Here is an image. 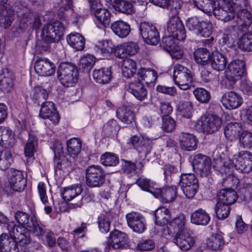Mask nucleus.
I'll use <instances>...</instances> for the list:
<instances>
[{
    "label": "nucleus",
    "mask_w": 252,
    "mask_h": 252,
    "mask_svg": "<svg viewBox=\"0 0 252 252\" xmlns=\"http://www.w3.org/2000/svg\"><path fill=\"white\" fill-rule=\"evenodd\" d=\"M238 7L232 0H216L214 1L213 14L217 19L228 22L235 17Z\"/></svg>",
    "instance_id": "4"
},
{
    "label": "nucleus",
    "mask_w": 252,
    "mask_h": 252,
    "mask_svg": "<svg viewBox=\"0 0 252 252\" xmlns=\"http://www.w3.org/2000/svg\"><path fill=\"white\" fill-rule=\"evenodd\" d=\"M139 50V47L136 42H129L125 43L123 47L119 48V52H122L123 55H120L119 58H123L126 55H133L137 53Z\"/></svg>",
    "instance_id": "53"
},
{
    "label": "nucleus",
    "mask_w": 252,
    "mask_h": 252,
    "mask_svg": "<svg viewBox=\"0 0 252 252\" xmlns=\"http://www.w3.org/2000/svg\"><path fill=\"white\" fill-rule=\"evenodd\" d=\"M117 11L126 14H132L134 12L133 5L126 0H106Z\"/></svg>",
    "instance_id": "34"
},
{
    "label": "nucleus",
    "mask_w": 252,
    "mask_h": 252,
    "mask_svg": "<svg viewBox=\"0 0 252 252\" xmlns=\"http://www.w3.org/2000/svg\"><path fill=\"white\" fill-rule=\"evenodd\" d=\"M55 171L62 170L64 173H69L74 169V161L69 159L66 156L54 160Z\"/></svg>",
    "instance_id": "38"
},
{
    "label": "nucleus",
    "mask_w": 252,
    "mask_h": 252,
    "mask_svg": "<svg viewBox=\"0 0 252 252\" xmlns=\"http://www.w3.org/2000/svg\"><path fill=\"white\" fill-rule=\"evenodd\" d=\"M239 147L243 149L252 148V132L247 130H242L239 133Z\"/></svg>",
    "instance_id": "46"
},
{
    "label": "nucleus",
    "mask_w": 252,
    "mask_h": 252,
    "mask_svg": "<svg viewBox=\"0 0 252 252\" xmlns=\"http://www.w3.org/2000/svg\"><path fill=\"white\" fill-rule=\"evenodd\" d=\"M176 40L175 38L168 34L162 38L161 46L168 52L171 50H174L175 47L178 46L176 44Z\"/></svg>",
    "instance_id": "63"
},
{
    "label": "nucleus",
    "mask_w": 252,
    "mask_h": 252,
    "mask_svg": "<svg viewBox=\"0 0 252 252\" xmlns=\"http://www.w3.org/2000/svg\"><path fill=\"white\" fill-rule=\"evenodd\" d=\"M96 55L99 59L108 58L113 52L114 46L111 40L98 41L94 47Z\"/></svg>",
    "instance_id": "26"
},
{
    "label": "nucleus",
    "mask_w": 252,
    "mask_h": 252,
    "mask_svg": "<svg viewBox=\"0 0 252 252\" xmlns=\"http://www.w3.org/2000/svg\"><path fill=\"white\" fill-rule=\"evenodd\" d=\"M127 91L140 101L144 100L147 96L148 92L143 83L137 80L129 84Z\"/></svg>",
    "instance_id": "30"
},
{
    "label": "nucleus",
    "mask_w": 252,
    "mask_h": 252,
    "mask_svg": "<svg viewBox=\"0 0 252 252\" xmlns=\"http://www.w3.org/2000/svg\"><path fill=\"white\" fill-rule=\"evenodd\" d=\"M12 162V154L9 150L7 149L0 150V169L1 170H5L8 168Z\"/></svg>",
    "instance_id": "54"
},
{
    "label": "nucleus",
    "mask_w": 252,
    "mask_h": 252,
    "mask_svg": "<svg viewBox=\"0 0 252 252\" xmlns=\"http://www.w3.org/2000/svg\"><path fill=\"white\" fill-rule=\"evenodd\" d=\"M235 167L241 172L249 173L252 171V153L241 151L234 155Z\"/></svg>",
    "instance_id": "14"
},
{
    "label": "nucleus",
    "mask_w": 252,
    "mask_h": 252,
    "mask_svg": "<svg viewBox=\"0 0 252 252\" xmlns=\"http://www.w3.org/2000/svg\"><path fill=\"white\" fill-rule=\"evenodd\" d=\"M120 128L117 121L112 119L103 125L102 133L106 137L114 136L117 134Z\"/></svg>",
    "instance_id": "49"
},
{
    "label": "nucleus",
    "mask_w": 252,
    "mask_h": 252,
    "mask_svg": "<svg viewBox=\"0 0 252 252\" xmlns=\"http://www.w3.org/2000/svg\"><path fill=\"white\" fill-rule=\"evenodd\" d=\"M14 234L3 233L0 235V252H19L20 246L25 247L30 244L22 245Z\"/></svg>",
    "instance_id": "10"
},
{
    "label": "nucleus",
    "mask_w": 252,
    "mask_h": 252,
    "mask_svg": "<svg viewBox=\"0 0 252 252\" xmlns=\"http://www.w3.org/2000/svg\"><path fill=\"white\" fill-rule=\"evenodd\" d=\"M81 184H77L71 186L61 189V195L63 200L69 201L79 195L83 191Z\"/></svg>",
    "instance_id": "33"
},
{
    "label": "nucleus",
    "mask_w": 252,
    "mask_h": 252,
    "mask_svg": "<svg viewBox=\"0 0 252 252\" xmlns=\"http://www.w3.org/2000/svg\"><path fill=\"white\" fill-rule=\"evenodd\" d=\"M98 228L102 233H107L110 230V220L107 214H101L98 218Z\"/></svg>",
    "instance_id": "61"
},
{
    "label": "nucleus",
    "mask_w": 252,
    "mask_h": 252,
    "mask_svg": "<svg viewBox=\"0 0 252 252\" xmlns=\"http://www.w3.org/2000/svg\"><path fill=\"white\" fill-rule=\"evenodd\" d=\"M218 202L230 206L238 199L237 192L232 188H224L218 193Z\"/></svg>",
    "instance_id": "27"
},
{
    "label": "nucleus",
    "mask_w": 252,
    "mask_h": 252,
    "mask_svg": "<svg viewBox=\"0 0 252 252\" xmlns=\"http://www.w3.org/2000/svg\"><path fill=\"white\" fill-rule=\"evenodd\" d=\"M179 186L185 195L188 198H192L199 189V182L194 174L182 173L179 176Z\"/></svg>",
    "instance_id": "7"
},
{
    "label": "nucleus",
    "mask_w": 252,
    "mask_h": 252,
    "mask_svg": "<svg viewBox=\"0 0 252 252\" xmlns=\"http://www.w3.org/2000/svg\"><path fill=\"white\" fill-rule=\"evenodd\" d=\"M158 191L155 194L157 198L160 197L163 203H169L174 201L177 195L176 187L175 186L165 187L162 189L158 188Z\"/></svg>",
    "instance_id": "29"
},
{
    "label": "nucleus",
    "mask_w": 252,
    "mask_h": 252,
    "mask_svg": "<svg viewBox=\"0 0 252 252\" xmlns=\"http://www.w3.org/2000/svg\"><path fill=\"white\" fill-rule=\"evenodd\" d=\"M179 140L181 148L185 151H192L197 148V140L193 134L182 132Z\"/></svg>",
    "instance_id": "25"
},
{
    "label": "nucleus",
    "mask_w": 252,
    "mask_h": 252,
    "mask_svg": "<svg viewBox=\"0 0 252 252\" xmlns=\"http://www.w3.org/2000/svg\"><path fill=\"white\" fill-rule=\"evenodd\" d=\"M162 121L161 127L164 131L170 132L174 130L176 127V122L172 118L168 116H163Z\"/></svg>",
    "instance_id": "64"
},
{
    "label": "nucleus",
    "mask_w": 252,
    "mask_h": 252,
    "mask_svg": "<svg viewBox=\"0 0 252 252\" xmlns=\"http://www.w3.org/2000/svg\"><path fill=\"white\" fill-rule=\"evenodd\" d=\"M239 47L243 51H252V32L243 33L238 41Z\"/></svg>",
    "instance_id": "51"
},
{
    "label": "nucleus",
    "mask_w": 252,
    "mask_h": 252,
    "mask_svg": "<svg viewBox=\"0 0 252 252\" xmlns=\"http://www.w3.org/2000/svg\"><path fill=\"white\" fill-rule=\"evenodd\" d=\"M8 177L10 188L13 190L22 191L25 189L27 185V180L21 171L11 169Z\"/></svg>",
    "instance_id": "17"
},
{
    "label": "nucleus",
    "mask_w": 252,
    "mask_h": 252,
    "mask_svg": "<svg viewBox=\"0 0 252 252\" xmlns=\"http://www.w3.org/2000/svg\"><path fill=\"white\" fill-rule=\"evenodd\" d=\"M127 234L118 230L115 229L110 233L107 240V246L109 248L118 249L121 248L126 241Z\"/></svg>",
    "instance_id": "24"
},
{
    "label": "nucleus",
    "mask_w": 252,
    "mask_h": 252,
    "mask_svg": "<svg viewBox=\"0 0 252 252\" xmlns=\"http://www.w3.org/2000/svg\"><path fill=\"white\" fill-rule=\"evenodd\" d=\"M15 144L14 133L8 127L0 126V145L8 150Z\"/></svg>",
    "instance_id": "23"
},
{
    "label": "nucleus",
    "mask_w": 252,
    "mask_h": 252,
    "mask_svg": "<svg viewBox=\"0 0 252 252\" xmlns=\"http://www.w3.org/2000/svg\"><path fill=\"white\" fill-rule=\"evenodd\" d=\"M118 118L123 123L129 125L135 122V113L132 107L124 105L118 108L116 111Z\"/></svg>",
    "instance_id": "31"
},
{
    "label": "nucleus",
    "mask_w": 252,
    "mask_h": 252,
    "mask_svg": "<svg viewBox=\"0 0 252 252\" xmlns=\"http://www.w3.org/2000/svg\"><path fill=\"white\" fill-rule=\"evenodd\" d=\"M92 13L104 27L109 26L111 22V14L106 9L102 8L99 0H88Z\"/></svg>",
    "instance_id": "13"
},
{
    "label": "nucleus",
    "mask_w": 252,
    "mask_h": 252,
    "mask_svg": "<svg viewBox=\"0 0 252 252\" xmlns=\"http://www.w3.org/2000/svg\"><path fill=\"white\" fill-rule=\"evenodd\" d=\"M192 235L193 232L190 229L182 230L176 232L173 242L181 250L187 251L195 243Z\"/></svg>",
    "instance_id": "15"
},
{
    "label": "nucleus",
    "mask_w": 252,
    "mask_h": 252,
    "mask_svg": "<svg viewBox=\"0 0 252 252\" xmlns=\"http://www.w3.org/2000/svg\"><path fill=\"white\" fill-rule=\"evenodd\" d=\"M15 76L7 68H3L0 74V90L3 93H9L14 87Z\"/></svg>",
    "instance_id": "22"
},
{
    "label": "nucleus",
    "mask_w": 252,
    "mask_h": 252,
    "mask_svg": "<svg viewBox=\"0 0 252 252\" xmlns=\"http://www.w3.org/2000/svg\"><path fill=\"white\" fill-rule=\"evenodd\" d=\"M39 116L43 119H48L53 124H58L60 121V116L55 108V104L51 101L42 102Z\"/></svg>",
    "instance_id": "19"
},
{
    "label": "nucleus",
    "mask_w": 252,
    "mask_h": 252,
    "mask_svg": "<svg viewBox=\"0 0 252 252\" xmlns=\"http://www.w3.org/2000/svg\"><path fill=\"white\" fill-rule=\"evenodd\" d=\"M197 34L204 37H209L213 32V27L209 20H202Z\"/></svg>",
    "instance_id": "57"
},
{
    "label": "nucleus",
    "mask_w": 252,
    "mask_h": 252,
    "mask_svg": "<svg viewBox=\"0 0 252 252\" xmlns=\"http://www.w3.org/2000/svg\"><path fill=\"white\" fill-rule=\"evenodd\" d=\"M242 130L241 125L238 123H229L224 128V134L227 140L232 141L239 138Z\"/></svg>",
    "instance_id": "35"
},
{
    "label": "nucleus",
    "mask_w": 252,
    "mask_h": 252,
    "mask_svg": "<svg viewBox=\"0 0 252 252\" xmlns=\"http://www.w3.org/2000/svg\"><path fill=\"white\" fill-rule=\"evenodd\" d=\"M136 76L138 81L144 82L146 84L154 83L157 78V73L150 68H141L137 73Z\"/></svg>",
    "instance_id": "37"
},
{
    "label": "nucleus",
    "mask_w": 252,
    "mask_h": 252,
    "mask_svg": "<svg viewBox=\"0 0 252 252\" xmlns=\"http://www.w3.org/2000/svg\"><path fill=\"white\" fill-rule=\"evenodd\" d=\"M226 63V59L221 53L216 52L212 54L209 64L213 69L218 71H222L225 68Z\"/></svg>",
    "instance_id": "39"
},
{
    "label": "nucleus",
    "mask_w": 252,
    "mask_h": 252,
    "mask_svg": "<svg viewBox=\"0 0 252 252\" xmlns=\"http://www.w3.org/2000/svg\"><path fill=\"white\" fill-rule=\"evenodd\" d=\"M95 63V59L93 55L88 54L80 60V65L84 71L89 72Z\"/></svg>",
    "instance_id": "62"
},
{
    "label": "nucleus",
    "mask_w": 252,
    "mask_h": 252,
    "mask_svg": "<svg viewBox=\"0 0 252 252\" xmlns=\"http://www.w3.org/2000/svg\"><path fill=\"white\" fill-rule=\"evenodd\" d=\"M186 221L185 215L184 214H180L170 222V225L177 232L182 230L189 229L185 227Z\"/></svg>",
    "instance_id": "55"
},
{
    "label": "nucleus",
    "mask_w": 252,
    "mask_h": 252,
    "mask_svg": "<svg viewBox=\"0 0 252 252\" xmlns=\"http://www.w3.org/2000/svg\"><path fill=\"white\" fill-rule=\"evenodd\" d=\"M14 217L19 225L10 222L8 223L7 228L10 234L17 235L16 237L22 245L31 243L30 232L38 237L46 233L45 226L37 220L34 209H31L30 214L18 211L15 213Z\"/></svg>",
    "instance_id": "1"
},
{
    "label": "nucleus",
    "mask_w": 252,
    "mask_h": 252,
    "mask_svg": "<svg viewBox=\"0 0 252 252\" xmlns=\"http://www.w3.org/2000/svg\"><path fill=\"white\" fill-rule=\"evenodd\" d=\"M230 206L219 202L215 206V213L217 218L219 220H223L229 215Z\"/></svg>",
    "instance_id": "60"
},
{
    "label": "nucleus",
    "mask_w": 252,
    "mask_h": 252,
    "mask_svg": "<svg viewBox=\"0 0 252 252\" xmlns=\"http://www.w3.org/2000/svg\"><path fill=\"white\" fill-rule=\"evenodd\" d=\"M191 159L194 170L200 176H207L209 174L211 169L210 157L199 153L194 155Z\"/></svg>",
    "instance_id": "12"
},
{
    "label": "nucleus",
    "mask_w": 252,
    "mask_h": 252,
    "mask_svg": "<svg viewBox=\"0 0 252 252\" xmlns=\"http://www.w3.org/2000/svg\"><path fill=\"white\" fill-rule=\"evenodd\" d=\"M164 180L167 183L171 182L178 174V168L171 164H167L164 165L162 168Z\"/></svg>",
    "instance_id": "56"
},
{
    "label": "nucleus",
    "mask_w": 252,
    "mask_h": 252,
    "mask_svg": "<svg viewBox=\"0 0 252 252\" xmlns=\"http://www.w3.org/2000/svg\"><path fill=\"white\" fill-rule=\"evenodd\" d=\"M222 125V120L219 117L208 115L202 122V128L208 133H212L218 131Z\"/></svg>",
    "instance_id": "28"
},
{
    "label": "nucleus",
    "mask_w": 252,
    "mask_h": 252,
    "mask_svg": "<svg viewBox=\"0 0 252 252\" xmlns=\"http://www.w3.org/2000/svg\"><path fill=\"white\" fill-rule=\"evenodd\" d=\"M245 7L239 6L235 13L237 24L243 32L249 31L252 25V15Z\"/></svg>",
    "instance_id": "20"
},
{
    "label": "nucleus",
    "mask_w": 252,
    "mask_h": 252,
    "mask_svg": "<svg viewBox=\"0 0 252 252\" xmlns=\"http://www.w3.org/2000/svg\"><path fill=\"white\" fill-rule=\"evenodd\" d=\"M245 72V63L244 61L236 60L228 63L225 70V81L228 83L227 87L232 88Z\"/></svg>",
    "instance_id": "6"
},
{
    "label": "nucleus",
    "mask_w": 252,
    "mask_h": 252,
    "mask_svg": "<svg viewBox=\"0 0 252 252\" xmlns=\"http://www.w3.org/2000/svg\"><path fill=\"white\" fill-rule=\"evenodd\" d=\"M113 32L121 38H125L129 34L131 29L130 25L122 20L114 22L111 25Z\"/></svg>",
    "instance_id": "36"
},
{
    "label": "nucleus",
    "mask_w": 252,
    "mask_h": 252,
    "mask_svg": "<svg viewBox=\"0 0 252 252\" xmlns=\"http://www.w3.org/2000/svg\"><path fill=\"white\" fill-rule=\"evenodd\" d=\"M122 74L124 77L127 78H135L136 76V63L130 59L124 60L122 66Z\"/></svg>",
    "instance_id": "43"
},
{
    "label": "nucleus",
    "mask_w": 252,
    "mask_h": 252,
    "mask_svg": "<svg viewBox=\"0 0 252 252\" xmlns=\"http://www.w3.org/2000/svg\"><path fill=\"white\" fill-rule=\"evenodd\" d=\"M135 183L143 190L150 192L154 196L158 191L157 188L154 187V184L150 179L146 178H139L136 180Z\"/></svg>",
    "instance_id": "48"
},
{
    "label": "nucleus",
    "mask_w": 252,
    "mask_h": 252,
    "mask_svg": "<svg viewBox=\"0 0 252 252\" xmlns=\"http://www.w3.org/2000/svg\"><path fill=\"white\" fill-rule=\"evenodd\" d=\"M58 78L61 83L65 87H71L78 81L79 70L77 66L72 63H61L57 70Z\"/></svg>",
    "instance_id": "3"
},
{
    "label": "nucleus",
    "mask_w": 252,
    "mask_h": 252,
    "mask_svg": "<svg viewBox=\"0 0 252 252\" xmlns=\"http://www.w3.org/2000/svg\"><path fill=\"white\" fill-rule=\"evenodd\" d=\"M192 109L193 106L191 102L181 100L178 104L177 110L184 118L188 119L191 118Z\"/></svg>",
    "instance_id": "52"
},
{
    "label": "nucleus",
    "mask_w": 252,
    "mask_h": 252,
    "mask_svg": "<svg viewBox=\"0 0 252 252\" xmlns=\"http://www.w3.org/2000/svg\"><path fill=\"white\" fill-rule=\"evenodd\" d=\"M214 0H193L194 6L203 12L211 15L213 12Z\"/></svg>",
    "instance_id": "50"
},
{
    "label": "nucleus",
    "mask_w": 252,
    "mask_h": 252,
    "mask_svg": "<svg viewBox=\"0 0 252 252\" xmlns=\"http://www.w3.org/2000/svg\"><path fill=\"white\" fill-rule=\"evenodd\" d=\"M119 161L118 157L108 152L102 155L100 158V162L105 166H116L119 163Z\"/></svg>",
    "instance_id": "59"
},
{
    "label": "nucleus",
    "mask_w": 252,
    "mask_h": 252,
    "mask_svg": "<svg viewBox=\"0 0 252 252\" xmlns=\"http://www.w3.org/2000/svg\"><path fill=\"white\" fill-rule=\"evenodd\" d=\"M190 218L191 223L202 226L208 224L211 219L209 214L205 210L202 208H199L192 212Z\"/></svg>",
    "instance_id": "32"
},
{
    "label": "nucleus",
    "mask_w": 252,
    "mask_h": 252,
    "mask_svg": "<svg viewBox=\"0 0 252 252\" xmlns=\"http://www.w3.org/2000/svg\"><path fill=\"white\" fill-rule=\"evenodd\" d=\"M68 44L76 50H82L85 46L84 37L78 33H71L66 37Z\"/></svg>",
    "instance_id": "45"
},
{
    "label": "nucleus",
    "mask_w": 252,
    "mask_h": 252,
    "mask_svg": "<svg viewBox=\"0 0 252 252\" xmlns=\"http://www.w3.org/2000/svg\"><path fill=\"white\" fill-rule=\"evenodd\" d=\"M155 223L156 225L164 226L170 220V211L165 207L158 208L155 212Z\"/></svg>",
    "instance_id": "41"
},
{
    "label": "nucleus",
    "mask_w": 252,
    "mask_h": 252,
    "mask_svg": "<svg viewBox=\"0 0 252 252\" xmlns=\"http://www.w3.org/2000/svg\"><path fill=\"white\" fill-rule=\"evenodd\" d=\"M66 146L68 155L74 158L81 151L82 142L79 138H72L67 141Z\"/></svg>",
    "instance_id": "44"
},
{
    "label": "nucleus",
    "mask_w": 252,
    "mask_h": 252,
    "mask_svg": "<svg viewBox=\"0 0 252 252\" xmlns=\"http://www.w3.org/2000/svg\"><path fill=\"white\" fill-rule=\"evenodd\" d=\"M212 54L209 51L205 48H199L193 53V57L196 63L206 65L209 64Z\"/></svg>",
    "instance_id": "42"
},
{
    "label": "nucleus",
    "mask_w": 252,
    "mask_h": 252,
    "mask_svg": "<svg viewBox=\"0 0 252 252\" xmlns=\"http://www.w3.org/2000/svg\"><path fill=\"white\" fill-rule=\"evenodd\" d=\"M93 77L97 83L104 84L109 83L112 77L110 68L101 67L93 71Z\"/></svg>",
    "instance_id": "40"
},
{
    "label": "nucleus",
    "mask_w": 252,
    "mask_h": 252,
    "mask_svg": "<svg viewBox=\"0 0 252 252\" xmlns=\"http://www.w3.org/2000/svg\"><path fill=\"white\" fill-rule=\"evenodd\" d=\"M195 98L200 103H207L211 99L210 93L203 88H197L193 91Z\"/></svg>",
    "instance_id": "58"
},
{
    "label": "nucleus",
    "mask_w": 252,
    "mask_h": 252,
    "mask_svg": "<svg viewBox=\"0 0 252 252\" xmlns=\"http://www.w3.org/2000/svg\"><path fill=\"white\" fill-rule=\"evenodd\" d=\"M35 72L41 76H49L54 74L56 71V66L47 59H38L34 65Z\"/></svg>",
    "instance_id": "21"
},
{
    "label": "nucleus",
    "mask_w": 252,
    "mask_h": 252,
    "mask_svg": "<svg viewBox=\"0 0 252 252\" xmlns=\"http://www.w3.org/2000/svg\"><path fill=\"white\" fill-rule=\"evenodd\" d=\"M139 31L144 41L149 45H157L159 41V34L157 28L149 22H141Z\"/></svg>",
    "instance_id": "9"
},
{
    "label": "nucleus",
    "mask_w": 252,
    "mask_h": 252,
    "mask_svg": "<svg viewBox=\"0 0 252 252\" xmlns=\"http://www.w3.org/2000/svg\"><path fill=\"white\" fill-rule=\"evenodd\" d=\"M86 185L91 188L101 187L106 181V173L103 168L98 165H91L85 170Z\"/></svg>",
    "instance_id": "5"
},
{
    "label": "nucleus",
    "mask_w": 252,
    "mask_h": 252,
    "mask_svg": "<svg viewBox=\"0 0 252 252\" xmlns=\"http://www.w3.org/2000/svg\"><path fill=\"white\" fill-rule=\"evenodd\" d=\"M65 28L59 21L47 23L42 31V40L38 44L41 51H47L50 48V44L58 43L63 37Z\"/></svg>",
    "instance_id": "2"
},
{
    "label": "nucleus",
    "mask_w": 252,
    "mask_h": 252,
    "mask_svg": "<svg viewBox=\"0 0 252 252\" xmlns=\"http://www.w3.org/2000/svg\"><path fill=\"white\" fill-rule=\"evenodd\" d=\"M128 226L134 232L142 233L144 232L146 227L144 217L136 212H131L126 216Z\"/></svg>",
    "instance_id": "16"
},
{
    "label": "nucleus",
    "mask_w": 252,
    "mask_h": 252,
    "mask_svg": "<svg viewBox=\"0 0 252 252\" xmlns=\"http://www.w3.org/2000/svg\"><path fill=\"white\" fill-rule=\"evenodd\" d=\"M168 34L177 41H184L186 37V31L179 16L172 15L167 23Z\"/></svg>",
    "instance_id": "11"
},
{
    "label": "nucleus",
    "mask_w": 252,
    "mask_h": 252,
    "mask_svg": "<svg viewBox=\"0 0 252 252\" xmlns=\"http://www.w3.org/2000/svg\"><path fill=\"white\" fill-rule=\"evenodd\" d=\"M221 102L227 109L232 110L240 107L243 100L241 95L234 91L225 92L221 97Z\"/></svg>",
    "instance_id": "18"
},
{
    "label": "nucleus",
    "mask_w": 252,
    "mask_h": 252,
    "mask_svg": "<svg viewBox=\"0 0 252 252\" xmlns=\"http://www.w3.org/2000/svg\"><path fill=\"white\" fill-rule=\"evenodd\" d=\"M224 244L222 233L220 232L212 234L207 242L208 247L214 250L220 249Z\"/></svg>",
    "instance_id": "47"
},
{
    "label": "nucleus",
    "mask_w": 252,
    "mask_h": 252,
    "mask_svg": "<svg viewBox=\"0 0 252 252\" xmlns=\"http://www.w3.org/2000/svg\"><path fill=\"white\" fill-rule=\"evenodd\" d=\"M173 78L175 84L184 90L190 86L192 81L190 70L181 64H176L174 66Z\"/></svg>",
    "instance_id": "8"
}]
</instances>
